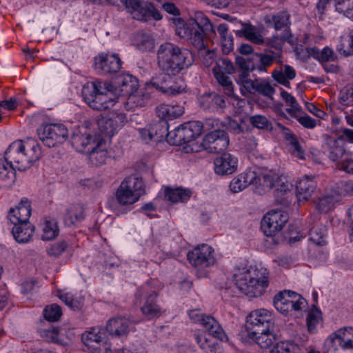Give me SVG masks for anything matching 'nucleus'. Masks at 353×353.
Masks as SVG:
<instances>
[{
    "label": "nucleus",
    "instance_id": "cd10ccee",
    "mask_svg": "<svg viewBox=\"0 0 353 353\" xmlns=\"http://www.w3.org/2000/svg\"><path fill=\"white\" fill-rule=\"evenodd\" d=\"M133 45L141 52H151L155 48V39L148 32H139L133 37Z\"/></svg>",
    "mask_w": 353,
    "mask_h": 353
},
{
    "label": "nucleus",
    "instance_id": "e433bc0d",
    "mask_svg": "<svg viewBox=\"0 0 353 353\" xmlns=\"http://www.w3.org/2000/svg\"><path fill=\"white\" fill-rule=\"evenodd\" d=\"M156 112L161 119L172 120L182 115L184 111L181 105L161 104L157 107Z\"/></svg>",
    "mask_w": 353,
    "mask_h": 353
},
{
    "label": "nucleus",
    "instance_id": "f03ea898",
    "mask_svg": "<svg viewBox=\"0 0 353 353\" xmlns=\"http://www.w3.org/2000/svg\"><path fill=\"white\" fill-rule=\"evenodd\" d=\"M41 155V149L36 140L28 138L25 141L12 142L5 152L4 158L20 171L26 170Z\"/></svg>",
    "mask_w": 353,
    "mask_h": 353
},
{
    "label": "nucleus",
    "instance_id": "bb28decb",
    "mask_svg": "<svg viewBox=\"0 0 353 353\" xmlns=\"http://www.w3.org/2000/svg\"><path fill=\"white\" fill-rule=\"evenodd\" d=\"M292 185L288 181H283L279 176V179L274 183V201L283 206H288L290 201L288 194L290 192Z\"/></svg>",
    "mask_w": 353,
    "mask_h": 353
},
{
    "label": "nucleus",
    "instance_id": "8fccbe9b",
    "mask_svg": "<svg viewBox=\"0 0 353 353\" xmlns=\"http://www.w3.org/2000/svg\"><path fill=\"white\" fill-rule=\"evenodd\" d=\"M63 329L49 326L48 328H40L39 333L42 338L47 341L59 343L62 341Z\"/></svg>",
    "mask_w": 353,
    "mask_h": 353
},
{
    "label": "nucleus",
    "instance_id": "423d86ee",
    "mask_svg": "<svg viewBox=\"0 0 353 353\" xmlns=\"http://www.w3.org/2000/svg\"><path fill=\"white\" fill-rule=\"evenodd\" d=\"M116 85H113L114 89H118L117 100L121 96H128L125 102H123L124 107L127 110H133L137 107H142L145 102L141 96L134 95V92L139 88V81L133 75L130 74H122L117 78Z\"/></svg>",
    "mask_w": 353,
    "mask_h": 353
},
{
    "label": "nucleus",
    "instance_id": "ddd939ff",
    "mask_svg": "<svg viewBox=\"0 0 353 353\" xmlns=\"http://www.w3.org/2000/svg\"><path fill=\"white\" fill-rule=\"evenodd\" d=\"M289 219L288 214L283 210H272L263 216L261 228L268 236H274L281 231Z\"/></svg>",
    "mask_w": 353,
    "mask_h": 353
},
{
    "label": "nucleus",
    "instance_id": "3c124183",
    "mask_svg": "<svg viewBox=\"0 0 353 353\" xmlns=\"http://www.w3.org/2000/svg\"><path fill=\"white\" fill-rule=\"evenodd\" d=\"M101 145H98L97 148L89 154L90 163L95 166H101L104 164L108 158V152L104 148H101Z\"/></svg>",
    "mask_w": 353,
    "mask_h": 353
},
{
    "label": "nucleus",
    "instance_id": "1a4fd4ad",
    "mask_svg": "<svg viewBox=\"0 0 353 353\" xmlns=\"http://www.w3.org/2000/svg\"><path fill=\"white\" fill-rule=\"evenodd\" d=\"M275 318L272 311L264 308L256 309L246 316L245 330L254 336L259 331L274 329Z\"/></svg>",
    "mask_w": 353,
    "mask_h": 353
},
{
    "label": "nucleus",
    "instance_id": "2f4dec72",
    "mask_svg": "<svg viewBox=\"0 0 353 353\" xmlns=\"http://www.w3.org/2000/svg\"><path fill=\"white\" fill-rule=\"evenodd\" d=\"M200 105L204 109L212 111L218 110L225 107V102L223 97L215 92L203 94L200 99Z\"/></svg>",
    "mask_w": 353,
    "mask_h": 353
},
{
    "label": "nucleus",
    "instance_id": "412c9836",
    "mask_svg": "<svg viewBox=\"0 0 353 353\" xmlns=\"http://www.w3.org/2000/svg\"><path fill=\"white\" fill-rule=\"evenodd\" d=\"M254 176L252 185L254 188V192L261 195L272 189L276 179H279V176L272 173H256L254 172Z\"/></svg>",
    "mask_w": 353,
    "mask_h": 353
},
{
    "label": "nucleus",
    "instance_id": "9b49d317",
    "mask_svg": "<svg viewBox=\"0 0 353 353\" xmlns=\"http://www.w3.org/2000/svg\"><path fill=\"white\" fill-rule=\"evenodd\" d=\"M37 134L40 140L50 148L65 142L68 137V130L61 123H46L38 128Z\"/></svg>",
    "mask_w": 353,
    "mask_h": 353
},
{
    "label": "nucleus",
    "instance_id": "09e8293b",
    "mask_svg": "<svg viewBox=\"0 0 353 353\" xmlns=\"http://www.w3.org/2000/svg\"><path fill=\"white\" fill-rule=\"evenodd\" d=\"M281 97L285 101V104L290 107L286 109V112L291 117H296V114L302 110L296 99L282 88H281Z\"/></svg>",
    "mask_w": 353,
    "mask_h": 353
},
{
    "label": "nucleus",
    "instance_id": "f3484780",
    "mask_svg": "<svg viewBox=\"0 0 353 353\" xmlns=\"http://www.w3.org/2000/svg\"><path fill=\"white\" fill-rule=\"evenodd\" d=\"M82 341L92 353H99L102 350H107L108 345L104 334L98 327H92L82 335Z\"/></svg>",
    "mask_w": 353,
    "mask_h": 353
},
{
    "label": "nucleus",
    "instance_id": "c85d7f7f",
    "mask_svg": "<svg viewBox=\"0 0 353 353\" xmlns=\"http://www.w3.org/2000/svg\"><path fill=\"white\" fill-rule=\"evenodd\" d=\"M85 219L84 207L80 203L70 205L64 216V223L68 226L77 225Z\"/></svg>",
    "mask_w": 353,
    "mask_h": 353
},
{
    "label": "nucleus",
    "instance_id": "2eb2a0df",
    "mask_svg": "<svg viewBox=\"0 0 353 353\" xmlns=\"http://www.w3.org/2000/svg\"><path fill=\"white\" fill-rule=\"evenodd\" d=\"M122 61L117 54L100 53L94 59V70L101 74L116 73L121 69Z\"/></svg>",
    "mask_w": 353,
    "mask_h": 353
},
{
    "label": "nucleus",
    "instance_id": "0eeeda50",
    "mask_svg": "<svg viewBox=\"0 0 353 353\" xmlns=\"http://www.w3.org/2000/svg\"><path fill=\"white\" fill-rule=\"evenodd\" d=\"M145 194L144 183L136 175L126 177L116 192V199L121 205H131Z\"/></svg>",
    "mask_w": 353,
    "mask_h": 353
},
{
    "label": "nucleus",
    "instance_id": "ea45409f",
    "mask_svg": "<svg viewBox=\"0 0 353 353\" xmlns=\"http://www.w3.org/2000/svg\"><path fill=\"white\" fill-rule=\"evenodd\" d=\"M278 126L282 130L285 135V139L289 143V144L293 148V153L299 159H303L305 152L299 143V141L296 135L291 132V130L283 126V125L278 123Z\"/></svg>",
    "mask_w": 353,
    "mask_h": 353
},
{
    "label": "nucleus",
    "instance_id": "338daca9",
    "mask_svg": "<svg viewBox=\"0 0 353 353\" xmlns=\"http://www.w3.org/2000/svg\"><path fill=\"white\" fill-rule=\"evenodd\" d=\"M259 61V64L255 65V70L259 71H265L268 67H270L274 62V56L267 54H256L254 55Z\"/></svg>",
    "mask_w": 353,
    "mask_h": 353
},
{
    "label": "nucleus",
    "instance_id": "4468645a",
    "mask_svg": "<svg viewBox=\"0 0 353 353\" xmlns=\"http://www.w3.org/2000/svg\"><path fill=\"white\" fill-rule=\"evenodd\" d=\"M229 143V137L225 131L214 130L205 136L202 145L210 153H219L228 148Z\"/></svg>",
    "mask_w": 353,
    "mask_h": 353
},
{
    "label": "nucleus",
    "instance_id": "0e129e2a",
    "mask_svg": "<svg viewBox=\"0 0 353 353\" xmlns=\"http://www.w3.org/2000/svg\"><path fill=\"white\" fill-rule=\"evenodd\" d=\"M212 70L232 74L235 71L232 62L227 58L219 59Z\"/></svg>",
    "mask_w": 353,
    "mask_h": 353
},
{
    "label": "nucleus",
    "instance_id": "4be33fe9",
    "mask_svg": "<svg viewBox=\"0 0 353 353\" xmlns=\"http://www.w3.org/2000/svg\"><path fill=\"white\" fill-rule=\"evenodd\" d=\"M131 322L129 319L124 316H117L110 319L106 324V330L114 336L127 335L130 330Z\"/></svg>",
    "mask_w": 353,
    "mask_h": 353
},
{
    "label": "nucleus",
    "instance_id": "603ef678",
    "mask_svg": "<svg viewBox=\"0 0 353 353\" xmlns=\"http://www.w3.org/2000/svg\"><path fill=\"white\" fill-rule=\"evenodd\" d=\"M176 75L163 73L156 77H153L150 81V83L153 88L165 94L166 90L170 88L169 83L171 82L172 76Z\"/></svg>",
    "mask_w": 353,
    "mask_h": 353
},
{
    "label": "nucleus",
    "instance_id": "774afa93",
    "mask_svg": "<svg viewBox=\"0 0 353 353\" xmlns=\"http://www.w3.org/2000/svg\"><path fill=\"white\" fill-rule=\"evenodd\" d=\"M296 345L289 341H281L274 345L270 353H292L296 350Z\"/></svg>",
    "mask_w": 353,
    "mask_h": 353
},
{
    "label": "nucleus",
    "instance_id": "aec40b11",
    "mask_svg": "<svg viewBox=\"0 0 353 353\" xmlns=\"http://www.w3.org/2000/svg\"><path fill=\"white\" fill-rule=\"evenodd\" d=\"M214 172L219 175L233 174L238 166V159L230 153H224L214 160Z\"/></svg>",
    "mask_w": 353,
    "mask_h": 353
},
{
    "label": "nucleus",
    "instance_id": "052dcab7",
    "mask_svg": "<svg viewBox=\"0 0 353 353\" xmlns=\"http://www.w3.org/2000/svg\"><path fill=\"white\" fill-rule=\"evenodd\" d=\"M68 248V242L63 240L51 244L47 248L46 252L48 256L57 258L65 252Z\"/></svg>",
    "mask_w": 353,
    "mask_h": 353
},
{
    "label": "nucleus",
    "instance_id": "a18cd8bd",
    "mask_svg": "<svg viewBox=\"0 0 353 353\" xmlns=\"http://www.w3.org/2000/svg\"><path fill=\"white\" fill-rule=\"evenodd\" d=\"M290 15L286 11H281L276 14L273 15L270 19L268 17L265 18L266 23H272L274 28L276 30H281L283 28H289L290 25Z\"/></svg>",
    "mask_w": 353,
    "mask_h": 353
},
{
    "label": "nucleus",
    "instance_id": "4d7b16f0",
    "mask_svg": "<svg viewBox=\"0 0 353 353\" xmlns=\"http://www.w3.org/2000/svg\"><path fill=\"white\" fill-rule=\"evenodd\" d=\"M98 125L101 132L108 137H112L119 130L111 117L100 119Z\"/></svg>",
    "mask_w": 353,
    "mask_h": 353
},
{
    "label": "nucleus",
    "instance_id": "e2e57ef3",
    "mask_svg": "<svg viewBox=\"0 0 353 353\" xmlns=\"http://www.w3.org/2000/svg\"><path fill=\"white\" fill-rule=\"evenodd\" d=\"M337 49L340 53L345 57L353 54V31L350 33L347 37L341 39Z\"/></svg>",
    "mask_w": 353,
    "mask_h": 353
},
{
    "label": "nucleus",
    "instance_id": "6ab92c4d",
    "mask_svg": "<svg viewBox=\"0 0 353 353\" xmlns=\"http://www.w3.org/2000/svg\"><path fill=\"white\" fill-rule=\"evenodd\" d=\"M31 203L27 198H22L15 208H10L8 218L12 224L30 223L31 216Z\"/></svg>",
    "mask_w": 353,
    "mask_h": 353
},
{
    "label": "nucleus",
    "instance_id": "bf43d9fd",
    "mask_svg": "<svg viewBox=\"0 0 353 353\" xmlns=\"http://www.w3.org/2000/svg\"><path fill=\"white\" fill-rule=\"evenodd\" d=\"M336 203L330 196L328 194H326L319 197L316 201V208L321 212H328L331 211L334 208Z\"/></svg>",
    "mask_w": 353,
    "mask_h": 353
},
{
    "label": "nucleus",
    "instance_id": "9d476101",
    "mask_svg": "<svg viewBox=\"0 0 353 353\" xmlns=\"http://www.w3.org/2000/svg\"><path fill=\"white\" fill-rule=\"evenodd\" d=\"M306 304V300L301 294L291 290L281 291L274 298V307L284 315L292 310L300 311Z\"/></svg>",
    "mask_w": 353,
    "mask_h": 353
},
{
    "label": "nucleus",
    "instance_id": "72a5a7b5",
    "mask_svg": "<svg viewBox=\"0 0 353 353\" xmlns=\"http://www.w3.org/2000/svg\"><path fill=\"white\" fill-rule=\"evenodd\" d=\"M327 194L336 203L343 196H353V181H341L336 184Z\"/></svg>",
    "mask_w": 353,
    "mask_h": 353
},
{
    "label": "nucleus",
    "instance_id": "6e6552de",
    "mask_svg": "<svg viewBox=\"0 0 353 353\" xmlns=\"http://www.w3.org/2000/svg\"><path fill=\"white\" fill-rule=\"evenodd\" d=\"M108 2L117 6H125V8L131 13L134 19L147 21L154 18L160 20V12L150 3L142 5L139 0H107Z\"/></svg>",
    "mask_w": 353,
    "mask_h": 353
},
{
    "label": "nucleus",
    "instance_id": "5701e85b",
    "mask_svg": "<svg viewBox=\"0 0 353 353\" xmlns=\"http://www.w3.org/2000/svg\"><path fill=\"white\" fill-rule=\"evenodd\" d=\"M317 182L313 175H304L299 181L296 185L297 196L299 200H308L315 191Z\"/></svg>",
    "mask_w": 353,
    "mask_h": 353
},
{
    "label": "nucleus",
    "instance_id": "69168bd1",
    "mask_svg": "<svg viewBox=\"0 0 353 353\" xmlns=\"http://www.w3.org/2000/svg\"><path fill=\"white\" fill-rule=\"evenodd\" d=\"M250 123L252 126L261 129L268 130L272 128L271 122L263 115L256 114L250 117Z\"/></svg>",
    "mask_w": 353,
    "mask_h": 353
},
{
    "label": "nucleus",
    "instance_id": "7ed1b4c3",
    "mask_svg": "<svg viewBox=\"0 0 353 353\" xmlns=\"http://www.w3.org/2000/svg\"><path fill=\"white\" fill-rule=\"evenodd\" d=\"M118 89L108 81H94L86 83L82 89L84 101L93 110L102 111L114 106L117 101Z\"/></svg>",
    "mask_w": 353,
    "mask_h": 353
},
{
    "label": "nucleus",
    "instance_id": "de8ad7c7",
    "mask_svg": "<svg viewBox=\"0 0 353 353\" xmlns=\"http://www.w3.org/2000/svg\"><path fill=\"white\" fill-rule=\"evenodd\" d=\"M326 227L320 222H316L312 228L310 232V239L318 245H323L326 243Z\"/></svg>",
    "mask_w": 353,
    "mask_h": 353
},
{
    "label": "nucleus",
    "instance_id": "13d9d810",
    "mask_svg": "<svg viewBox=\"0 0 353 353\" xmlns=\"http://www.w3.org/2000/svg\"><path fill=\"white\" fill-rule=\"evenodd\" d=\"M182 125L166 134L168 143L173 145H181L185 143Z\"/></svg>",
    "mask_w": 353,
    "mask_h": 353
},
{
    "label": "nucleus",
    "instance_id": "f257e3e1",
    "mask_svg": "<svg viewBox=\"0 0 353 353\" xmlns=\"http://www.w3.org/2000/svg\"><path fill=\"white\" fill-rule=\"evenodd\" d=\"M157 63L162 73L177 75L192 65L193 57L188 50H182L174 43L165 42L159 47Z\"/></svg>",
    "mask_w": 353,
    "mask_h": 353
},
{
    "label": "nucleus",
    "instance_id": "c03bdc74",
    "mask_svg": "<svg viewBox=\"0 0 353 353\" xmlns=\"http://www.w3.org/2000/svg\"><path fill=\"white\" fill-rule=\"evenodd\" d=\"M187 26H191L194 28L202 29L204 32H214L213 26L210 21L209 19L201 12H198L195 14L194 18L185 23Z\"/></svg>",
    "mask_w": 353,
    "mask_h": 353
},
{
    "label": "nucleus",
    "instance_id": "5fc2aeb1",
    "mask_svg": "<svg viewBox=\"0 0 353 353\" xmlns=\"http://www.w3.org/2000/svg\"><path fill=\"white\" fill-rule=\"evenodd\" d=\"M59 234L57 223L54 219L46 220L43 228L42 239L50 241L54 239Z\"/></svg>",
    "mask_w": 353,
    "mask_h": 353
},
{
    "label": "nucleus",
    "instance_id": "dca6fc26",
    "mask_svg": "<svg viewBox=\"0 0 353 353\" xmlns=\"http://www.w3.org/2000/svg\"><path fill=\"white\" fill-rule=\"evenodd\" d=\"M208 33L202 29L194 28L184 23L176 28V34L181 38L187 39L198 50L205 49V35Z\"/></svg>",
    "mask_w": 353,
    "mask_h": 353
},
{
    "label": "nucleus",
    "instance_id": "b1692460",
    "mask_svg": "<svg viewBox=\"0 0 353 353\" xmlns=\"http://www.w3.org/2000/svg\"><path fill=\"white\" fill-rule=\"evenodd\" d=\"M245 92V95L249 94H258L271 100L273 99V95L275 93V89L271 83L265 79H256L253 80Z\"/></svg>",
    "mask_w": 353,
    "mask_h": 353
},
{
    "label": "nucleus",
    "instance_id": "680f3d73",
    "mask_svg": "<svg viewBox=\"0 0 353 353\" xmlns=\"http://www.w3.org/2000/svg\"><path fill=\"white\" fill-rule=\"evenodd\" d=\"M43 315L45 319L49 321H58L62 315L61 308L55 303L46 306L43 310Z\"/></svg>",
    "mask_w": 353,
    "mask_h": 353
},
{
    "label": "nucleus",
    "instance_id": "864d4df0",
    "mask_svg": "<svg viewBox=\"0 0 353 353\" xmlns=\"http://www.w3.org/2000/svg\"><path fill=\"white\" fill-rule=\"evenodd\" d=\"M212 73L218 83L222 86L225 94L228 96L232 95L234 88L232 82L228 76L229 74L214 70H212Z\"/></svg>",
    "mask_w": 353,
    "mask_h": 353
},
{
    "label": "nucleus",
    "instance_id": "79ce46f5",
    "mask_svg": "<svg viewBox=\"0 0 353 353\" xmlns=\"http://www.w3.org/2000/svg\"><path fill=\"white\" fill-rule=\"evenodd\" d=\"M241 35L252 43L261 45L264 43V39L257 28L250 23H243L239 31Z\"/></svg>",
    "mask_w": 353,
    "mask_h": 353
},
{
    "label": "nucleus",
    "instance_id": "f8f14e48",
    "mask_svg": "<svg viewBox=\"0 0 353 353\" xmlns=\"http://www.w3.org/2000/svg\"><path fill=\"white\" fill-rule=\"evenodd\" d=\"M187 259L193 267L198 269L210 267L216 262L214 250L207 244L199 245L189 251Z\"/></svg>",
    "mask_w": 353,
    "mask_h": 353
},
{
    "label": "nucleus",
    "instance_id": "a878e982",
    "mask_svg": "<svg viewBox=\"0 0 353 353\" xmlns=\"http://www.w3.org/2000/svg\"><path fill=\"white\" fill-rule=\"evenodd\" d=\"M210 336L221 341H228V337L219 323L212 316L207 315L201 324Z\"/></svg>",
    "mask_w": 353,
    "mask_h": 353
},
{
    "label": "nucleus",
    "instance_id": "58836bf2",
    "mask_svg": "<svg viewBox=\"0 0 353 353\" xmlns=\"http://www.w3.org/2000/svg\"><path fill=\"white\" fill-rule=\"evenodd\" d=\"M185 143L190 142L199 137L203 131L201 122L193 121L182 124Z\"/></svg>",
    "mask_w": 353,
    "mask_h": 353
},
{
    "label": "nucleus",
    "instance_id": "393cba45",
    "mask_svg": "<svg viewBox=\"0 0 353 353\" xmlns=\"http://www.w3.org/2000/svg\"><path fill=\"white\" fill-rule=\"evenodd\" d=\"M14 165L3 157L0 156V188H8L14 183L16 179Z\"/></svg>",
    "mask_w": 353,
    "mask_h": 353
},
{
    "label": "nucleus",
    "instance_id": "a211bd4d",
    "mask_svg": "<svg viewBox=\"0 0 353 353\" xmlns=\"http://www.w3.org/2000/svg\"><path fill=\"white\" fill-rule=\"evenodd\" d=\"M324 143L323 148L327 154L330 160L338 162L347 154L345 145L339 138L333 137L328 134L323 135Z\"/></svg>",
    "mask_w": 353,
    "mask_h": 353
},
{
    "label": "nucleus",
    "instance_id": "a19ab883",
    "mask_svg": "<svg viewBox=\"0 0 353 353\" xmlns=\"http://www.w3.org/2000/svg\"><path fill=\"white\" fill-rule=\"evenodd\" d=\"M295 76V70L288 65H285L284 66L283 70H274L272 72V77L274 79L288 88H290V83L289 81L294 79Z\"/></svg>",
    "mask_w": 353,
    "mask_h": 353
},
{
    "label": "nucleus",
    "instance_id": "c756f323",
    "mask_svg": "<svg viewBox=\"0 0 353 353\" xmlns=\"http://www.w3.org/2000/svg\"><path fill=\"white\" fill-rule=\"evenodd\" d=\"M141 139L148 143L150 141H159L164 136V129L160 123L149 125L139 130Z\"/></svg>",
    "mask_w": 353,
    "mask_h": 353
},
{
    "label": "nucleus",
    "instance_id": "20e7f679",
    "mask_svg": "<svg viewBox=\"0 0 353 353\" xmlns=\"http://www.w3.org/2000/svg\"><path fill=\"white\" fill-rule=\"evenodd\" d=\"M235 285L243 293L250 297H258L264 294L269 285L266 269L251 268L234 274Z\"/></svg>",
    "mask_w": 353,
    "mask_h": 353
},
{
    "label": "nucleus",
    "instance_id": "49530a36",
    "mask_svg": "<svg viewBox=\"0 0 353 353\" xmlns=\"http://www.w3.org/2000/svg\"><path fill=\"white\" fill-rule=\"evenodd\" d=\"M322 321V313L315 305H313L309 310L307 317L306 323L307 330L310 333L314 334L317 331V325Z\"/></svg>",
    "mask_w": 353,
    "mask_h": 353
},
{
    "label": "nucleus",
    "instance_id": "f704fd0d",
    "mask_svg": "<svg viewBox=\"0 0 353 353\" xmlns=\"http://www.w3.org/2000/svg\"><path fill=\"white\" fill-rule=\"evenodd\" d=\"M248 337L255 341L261 348H269L276 339L274 329L259 331L254 336L248 333Z\"/></svg>",
    "mask_w": 353,
    "mask_h": 353
},
{
    "label": "nucleus",
    "instance_id": "4c0bfd02",
    "mask_svg": "<svg viewBox=\"0 0 353 353\" xmlns=\"http://www.w3.org/2000/svg\"><path fill=\"white\" fill-rule=\"evenodd\" d=\"M165 199L171 203L186 202L190 199L192 192L188 189L182 188H172L166 187L165 188Z\"/></svg>",
    "mask_w": 353,
    "mask_h": 353
},
{
    "label": "nucleus",
    "instance_id": "6e6d98bb",
    "mask_svg": "<svg viewBox=\"0 0 353 353\" xmlns=\"http://www.w3.org/2000/svg\"><path fill=\"white\" fill-rule=\"evenodd\" d=\"M341 335V347L343 350L353 348V327H343L338 330Z\"/></svg>",
    "mask_w": 353,
    "mask_h": 353
},
{
    "label": "nucleus",
    "instance_id": "c9c22d12",
    "mask_svg": "<svg viewBox=\"0 0 353 353\" xmlns=\"http://www.w3.org/2000/svg\"><path fill=\"white\" fill-rule=\"evenodd\" d=\"M194 337L200 348L205 353H216L220 347L215 338L208 337L205 333L196 332Z\"/></svg>",
    "mask_w": 353,
    "mask_h": 353
},
{
    "label": "nucleus",
    "instance_id": "37998d69",
    "mask_svg": "<svg viewBox=\"0 0 353 353\" xmlns=\"http://www.w3.org/2000/svg\"><path fill=\"white\" fill-rule=\"evenodd\" d=\"M307 53L310 56L318 60L321 63H325L328 61H333L336 59L333 50L325 47L320 50L317 48H310L307 49Z\"/></svg>",
    "mask_w": 353,
    "mask_h": 353
},
{
    "label": "nucleus",
    "instance_id": "7c9ffc66",
    "mask_svg": "<svg viewBox=\"0 0 353 353\" xmlns=\"http://www.w3.org/2000/svg\"><path fill=\"white\" fill-rule=\"evenodd\" d=\"M34 231V227L30 223L14 225L12 233L14 239L19 243H28L30 241Z\"/></svg>",
    "mask_w": 353,
    "mask_h": 353
},
{
    "label": "nucleus",
    "instance_id": "39448f33",
    "mask_svg": "<svg viewBox=\"0 0 353 353\" xmlns=\"http://www.w3.org/2000/svg\"><path fill=\"white\" fill-rule=\"evenodd\" d=\"M158 292L147 283L137 289L133 303L139 307L141 313L148 319H157L164 313L158 303Z\"/></svg>",
    "mask_w": 353,
    "mask_h": 353
},
{
    "label": "nucleus",
    "instance_id": "473e14b6",
    "mask_svg": "<svg viewBox=\"0 0 353 353\" xmlns=\"http://www.w3.org/2000/svg\"><path fill=\"white\" fill-rule=\"evenodd\" d=\"M254 177V172L251 170L239 174L230 182V188L231 191L237 193L246 188L248 185H252V182H253Z\"/></svg>",
    "mask_w": 353,
    "mask_h": 353
}]
</instances>
